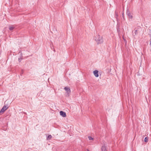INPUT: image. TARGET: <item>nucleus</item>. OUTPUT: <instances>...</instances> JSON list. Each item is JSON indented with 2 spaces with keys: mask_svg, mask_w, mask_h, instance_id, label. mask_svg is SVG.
<instances>
[{
  "mask_svg": "<svg viewBox=\"0 0 151 151\" xmlns=\"http://www.w3.org/2000/svg\"><path fill=\"white\" fill-rule=\"evenodd\" d=\"M95 40L97 43V44H101L103 42V37L99 35H97L95 38Z\"/></svg>",
  "mask_w": 151,
  "mask_h": 151,
  "instance_id": "1",
  "label": "nucleus"
},
{
  "mask_svg": "<svg viewBox=\"0 0 151 151\" xmlns=\"http://www.w3.org/2000/svg\"><path fill=\"white\" fill-rule=\"evenodd\" d=\"M64 89L66 91V93H67L68 96H69V94L71 92L70 88L68 87H65Z\"/></svg>",
  "mask_w": 151,
  "mask_h": 151,
  "instance_id": "2",
  "label": "nucleus"
},
{
  "mask_svg": "<svg viewBox=\"0 0 151 151\" xmlns=\"http://www.w3.org/2000/svg\"><path fill=\"white\" fill-rule=\"evenodd\" d=\"M127 15L128 16L129 18L132 19L133 18V16L131 15L130 13L129 9L127 10Z\"/></svg>",
  "mask_w": 151,
  "mask_h": 151,
  "instance_id": "3",
  "label": "nucleus"
},
{
  "mask_svg": "<svg viewBox=\"0 0 151 151\" xmlns=\"http://www.w3.org/2000/svg\"><path fill=\"white\" fill-rule=\"evenodd\" d=\"M60 115L63 117H65L66 116V114L64 111H60Z\"/></svg>",
  "mask_w": 151,
  "mask_h": 151,
  "instance_id": "4",
  "label": "nucleus"
},
{
  "mask_svg": "<svg viewBox=\"0 0 151 151\" xmlns=\"http://www.w3.org/2000/svg\"><path fill=\"white\" fill-rule=\"evenodd\" d=\"M93 74L96 77H98L99 76L98 71L95 70L93 72Z\"/></svg>",
  "mask_w": 151,
  "mask_h": 151,
  "instance_id": "5",
  "label": "nucleus"
},
{
  "mask_svg": "<svg viewBox=\"0 0 151 151\" xmlns=\"http://www.w3.org/2000/svg\"><path fill=\"white\" fill-rule=\"evenodd\" d=\"M101 149L102 151H107V150L106 149V147L104 146H102Z\"/></svg>",
  "mask_w": 151,
  "mask_h": 151,
  "instance_id": "6",
  "label": "nucleus"
},
{
  "mask_svg": "<svg viewBox=\"0 0 151 151\" xmlns=\"http://www.w3.org/2000/svg\"><path fill=\"white\" fill-rule=\"evenodd\" d=\"M134 32H133V36H135L137 34V29L135 28L134 29Z\"/></svg>",
  "mask_w": 151,
  "mask_h": 151,
  "instance_id": "7",
  "label": "nucleus"
},
{
  "mask_svg": "<svg viewBox=\"0 0 151 151\" xmlns=\"http://www.w3.org/2000/svg\"><path fill=\"white\" fill-rule=\"evenodd\" d=\"M15 28V27L13 25H11L9 27V29L10 31H12Z\"/></svg>",
  "mask_w": 151,
  "mask_h": 151,
  "instance_id": "8",
  "label": "nucleus"
},
{
  "mask_svg": "<svg viewBox=\"0 0 151 151\" xmlns=\"http://www.w3.org/2000/svg\"><path fill=\"white\" fill-rule=\"evenodd\" d=\"M9 107V104H8L7 105H4L3 108L5 110H6Z\"/></svg>",
  "mask_w": 151,
  "mask_h": 151,
  "instance_id": "9",
  "label": "nucleus"
},
{
  "mask_svg": "<svg viewBox=\"0 0 151 151\" xmlns=\"http://www.w3.org/2000/svg\"><path fill=\"white\" fill-rule=\"evenodd\" d=\"M19 53L20 54V55H21V56L20 58H19L18 59V60L19 62H21V60L22 59V52H19Z\"/></svg>",
  "mask_w": 151,
  "mask_h": 151,
  "instance_id": "10",
  "label": "nucleus"
},
{
  "mask_svg": "<svg viewBox=\"0 0 151 151\" xmlns=\"http://www.w3.org/2000/svg\"><path fill=\"white\" fill-rule=\"evenodd\" d=\"M52 138V136L51 135H49L47 137V140H50Z\"/></svg>",
  "mask_w": 151,
  "mask_h": 151,
  "instance_id": "11",
  "label": "nucleus"
},
{
  "mask_svg": "<svg viewBox=\"0 0 151 151\" xmlns=\"http://www.w3.org/2000/svg\"><path fill=\"white\" fill-rule=\"evenodd\" d=\"M6 110H5L3 108H2L0 111V113H3Z\"/></svg>",
  "mask_w": 151,
  "mask_h": 151,
  "instance_id": "12",
  "label": "nucleus"
},
{
  "mask_svg": "<svg viewBox=\"0 0 151 151\" xmlns=\"http://www.w3.org/2000/svg\"><path fill=\"white\" fill-rule=\"evenodd\" d=\"M148 138L147 137H145V138L144 141L145 142H147L148 141Z\"/></svg>",
  "mask_w": 151,
  "mask_h": 151,
  "instance_id": "13",
  "label": "nucleus"
},
{
  "mask_svg": "<svg viewBox=\"0 0 151 151\" xmlns=\"http://www.w3.org/2000/svg\"><path fill=\"white\" fill-rule=\"evenodd\" d=\"M88 137L89 140H92L93 139V138L91 136H88Z\"/></svg>",
  "mask_w": 151,
  "mask_h": 151,
  "instance_id": "14",
  "label": "nucleus"
},
{
  "mask_svg": "<svg viewBox=\"0 0 151 151\" xmlns=\"http://www.w3.org/2000/svg\"><path fill=\"white\" fill-rule=\"evenodd\" d=\"M149 34L150 35V36H151V30L150 29L149 30Z\"/></svg>",
  "mask_w": 151,
  "mask_h": 151,
  "instance_id": "15",
  "label": "nucleus"
},
{
  "mask_svg": "<svg viewBox=\"0 0 151 151\" xmlns=\"http://www.w3.org/2000/svg\"><path fill=\"white\" fill-rule=\"evenodd\" d=\"M7 103L8 102H7V101H5V102H4V105H7V104H7Z\"/></svg>",
  "mask_w": 151,
  "mask_h": 151,
  "instance_id": "16",
  "label": "nucleus"
},
{
  "mask_svg": "<svg viewBox=\"0 0 151 151\" xmlns=\"http://www.w3.org/2000/svg\"><path fill=\"white\" fill-rule=\"evenodd\" d=\"M119 27H117V31H119Z\"/></svg>",
  "mask_w": 151,
  "mask_h": 151,
  "instance_id": "17",
  "label": "nucleus"
},
{
  "mask_svg": "<svg viewBox=\"0 0 151 151\" xmlns=\"http://www.w3.org/2000/svg\"><path fill=\"white\" fill-rule=\"evenodd\" d=\"M122 17H123V18H124V13H122Z\"/></svg>",
  "mask_w": 151,
  "mask_h": 151,
  "instance_id": "18",
  "label": "nucleus"
},
{
  "mask_svg": "<svg viewBox=\"0 0 151 151\" xmlns=\"http://www.w3.org/2000/svg\"><path fill=\"white\" fill-rule=\"evenodd\" d=\"M22 73H23V70H22Z\"/></svg>",
  "mask_w": 151,
  "mask_h": 151,
  "instance_id": "19",
  "label": "nucleus"
},
{
  "mask_svg": "<svg viewBox=\"0 0 151 151\" xmlns=\"http://www.w3.org/2000/svg\"><path fill=\"white\" fill-rule=\"evenodd\" d=\"M87 151H90L88 150L87 149Z\"/></svg>",
  "mask_w": 151,
  "mask_h": 151,
  "instance_id": "20",
  "label": "nucleus"
}]
</instances>
